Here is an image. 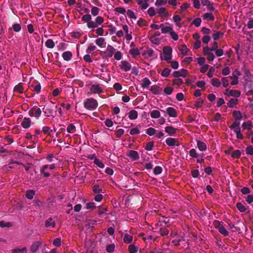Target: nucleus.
<instances>
[{
  "label": "nucleus",
  "instance_id": "obj_52",
  "mask_svg": "<svg viewBox=\"0 0 253 253\" xmlns=\"http://www.w3.org/2000/svg\"><path fill=\"white\" fill-rule=\"evenodd\" d=\"M229 78L228 77H223L221 79L222 85L224 87H227L229 84Z\"/></svg>",
  "mask_w": 253,
  "mask_h": 253
},
{
  "label": "nucleus",
  "instance_id": "obj_26",
  "mask_svg": "<svg viewBox=\"0 0 253 253\" xmlns=\"http://www.w3.org/2000/svg\"><path fill=\"white\" fill-rule=\"evenodd\" d=\"M62 56L65 60L69 61L72 59L73 55L71 51H67L62 53Z\"/></svg>",
  "mask_w": 253,
  "mask_h": 253
},
{
  "label": "nucleus",
  "instance_id": "obj_48",
  "mask_svg": "<svg viewBox=\"0 0 253 253\" xmlns=\"http://www.w3.org/2000/svg\"><path fill=\"white\" fill-rule=\"evenodd\" d=\"M35 191L33 190H27L26 194V196L28 199H32L35 195Z\"/></svg>",
  "mask_w": 253,
  "mask_h": 253
},
{
  "label": "nucleus",
  "instance_id": "obj_55",
  "mask_svg": "<svg viewBox=\"0 0 253 253\" xmlns=\"http://www.w3.org/2000/svg\"><path fill=\"white\" fill-rule=\"evenodd\" d=\"M94 163L100 168H104V165L97 158H95L94 161Z\"/></svg>",
  "mask_w": 253,
  "mask_h": 253
},
{
  "label": "nucleus",
  "instance_id": "obj_16",
  "mask_svg": "<svg viewBox=\"0 0 253 253\" xmlns=\"http://www.w3.org/2000/svg\"><path fill=\"white\" fill-rule=\"evenodd\" d=\"M41 245L42 242L39 241L33 243L32 245L30 247V251L32 253H36Z\"/></svg>",
  "mask_w": 253,
  "mask_h": 253
},
{
  "label": "nucleus",
  "instance_id": "obj_30",
  "mask_svg": "<svg viewBox=\"0 0 253 253\" xmlns=\"http://www.w3.org/2000/svg\"><path fill=\"white\" fill-rule=\"evenodd\" d=\"M197 142V146L200 151H204L207 149V147L206 143H205L203 142L200 141V140H198Z\"/></svg>",
  "mask_w": 253,
  "mask_h": 253
},
{
  "label": "nucleus",
  "instance_id": "obj_58",
  "mask_svg": "<svg viewBox=\"0 0 253 253\" xmlns=\"http://www.w3.org/2000/svg\"><path fill=\"white\" fill-rule=\"evenodd\" d=\"M92 190L95 193H100L102 192V189L98 185H94L93 187Z\"/></svg>",
  "mask_w": 253,
  "mask_h": 253
},
{
  "label": "nucleus",
  "instance_id": "obj_62",
  "mask_svg": "<svg viewBox=\"0 0 253 253\" xmlns=\"http://www.w3.org/2000/svg\"><path fill=\"white\" fill-rule=\"evenodd\" d=\"M171 70L168 68H165L162 72L161 75L164 77H167L170 74Z\"/></svg>",
  "mask_w": 253,
  "mask_h": 253
},
{
  "label": "nucleus",
  "instance_id": "obj_51",
  "mask_svg": "<svg viewBox=\"0 0 253 253\" xmlns=\"http://www.w3.org/2000/svg\"><path fill=\"white\" fill-rule=\"evenodd\" d=\"M236 207L240 212H243L246 211V208L242 203H237L236 204Z\"/></svg>",
  "mask_w": 253,
  "mask_h": 253
},
{
  "label": "nucleus",
  "instance_id": "obj_45",
  "mask_svg": "<svg viewBox=\"0 0 253 253\" xmlns=\"http://www.w3.org/2000/svg\"><path fill=\"white\" fill-rule=\"evenodd\" d=\"M132 241V236L126 234L125 235L124 237V241L126 244H129Z\"/></svg>",
  "mask_w": 253,
  "mask_h": 253
},
{
  "label": "nucleus",
  "instance_id": "obj_17",
  "mask_svg": "<svg viewBox=\"0 0 253 253\" xmlns=\"http://www.w3.org/2000/svg\"><path fill=\"white\" fill-rule=\"evenodd\" d=\"M142 10L146 9L149 6L150 0H135Z\"/></svg>",
  "mask_w": 253,
  "mask_h": 253
},
{
  "label": "nucleus",
  "instance_id": "obj_41",
  "mask_svg": "<svg viewBox=\"0 0 253 253\" xmlns=\"http://www.w3.org/2000/svg\"><path fill=\"white\" fill-rule=\"evenodd\" d=\"M179 50L181 52V53L184 56L187 54V52L189 50L186 46L184 44L181 45L179 47Z\"/></svg>",
  "mask_w": 253,
  "mask_h": 253
},
{
  "label": "nucleus",
  "instance_id": "obj_42",
  "mask_svg": "<svg viewBox=\"0 0 253 253\" xmlns=\"http://www.w3.org/2000/svg\"><path fill=\"white\" fill-rule=\"evenodd\" d=\"M211 84L215 87H219L220 86L221 83L219 80L217 78H213L211 80Z\"/></svg>",
  "mask_w": 253,
  "mask_h": 253
},
{
  "label": "nucleus",
  "instance_id": "obj_53",
  "mask_svg": "<svg viewBox=\"0 0 253 253\" xmlns=\"http://www.w3.org/2000/svg\"><path fill=\"white\" fill-rule=\"evenodd\" d=\"M173 20L174 22L176 23V25L177 26H180V22L181 20V18L179 15H174L173 17Z\"/></svg>",
  "mask_w": 253,
  "mask_h": 253
},
{
  "label": "nucleus",
  "instance_id": "obj_27",
  "mask_svg": "<svg viewBox=\"0 0 253 253\" xmlns=\"http://www.w3.org/2000/svg\"><path fill=\"white\" fill-rule=\"evenodd\" d=\"M45 226L46 227L53 228L55 226V222L52 218H49L47 220H46Z\"/></svg>",
  "mask_w": 253,
  "mask_h": 253
},
{
  "label": "nucleus",
  "instance_id": "obj_20",
  "mask_svg": "<svg viewBox=\"0 0 253 253\" xmlns=\"http://www.w3.org/2000/svg\"><path fill=\"white\" fill-rule=\"evenodd\" d=\"M150 90L154 94H160L162 91L161 88L156 84L151 86Z\"/></svg>",
  "mask_w": 253,
  "mask_h": 253
},
{
  "label": "nucleus",
  "instance_id": "obj_33",
  "mask_svg": "<svg viewBox=\"0 0 253 253\" xmlns=\"http://www.w3.org/2000/svg\"><path fill=\"white\" fill-rule=\"evenodd\" d=\"M96 44L100 47L105 46V39L103 38H99L95 40Z\"/></svg>",
  "mask_w": 253,
  "mask_h": 253
},
{
  "label": "nucleus",
  "instance_id": "obj_44",
  "mask_svg": "<svg viewBox=\"0 0 253 253\" xmlns=\"http://www.w3.org/2000/svg\"><path fill=\"white\" fill-rule=\"evenodd\" d=\"M151 117L152 118L157 119L160 117V112L158 110H154L151 112Z\"/></svg>",
  "mask_w": 253,
  "mask_h": 253
},
{
  "label": "nucleus",
  "instance_id": "obj_47",
  "mask_svg": "<svg viewBox=\"0 0 253 253\" xmlns=\"http://www.w3.org/2000/svg\"><path fill=\"white\" fill-rule=\"evenodd\" d=\"M12 253H27V248L24 247L22 249H14L11 250Z\"/></svg>",
  "mask_w": 253,
  "mask_h": 253
},
{
  "label": "nucleus",
  "instance_id": "obj_21",
  "mask_svg": "<svg viewBox=\"0 0 253 253\" xmlns=\"http://www.w3.org/2000/svg\"><path fill=\"white\" fill-rule=\"evenodd\" d=\"M224 35V32L221 31H217L216 30H214L213 31L212 37L214 41H216L218 40L220 38H221Z\"/></svg>",
  "mask_w": 253,
  "mask_h": 253
},
{
  "label": "nucleus",
  "instance_id": "obj_57",
  "mask_svg": "<svg viewBox=\"0 0 253 253\" xmlns=\"http://www.w3.org/2000/svg\"><path fill=\"white\" fill-rule=\"evenodd\" d=\"M156 130L153 127H149L146 130V133L150 136L153 135L155 134Z\"/></svg>",
  "mask_w": 253,
  "mask_h": 253
},
{
  "label": "nucleus",
  "instance_id": "obj_50",
  "mask_svg": "<svg viewBox=\"0 0 253 253\" xmlns=\"http://www.w3.org/2000/svg\"><path fill=\"white\" fill-rule=\"evenodd\" d=\"M96 46L93 45L92 43H91L89 44L88 46L87 47L86 52L88 54H90L92 53L93 51H94L96 49Z\"/></svg>",
  "mask_w": 253,
  "mask_h": 253
},
{
  "label": "nucleus",
  "instance_id": "obj_46",
  "mask_svg": "<svg viewBox=\"0 0 253 253\" xmlns=\"http://www.w3.org/2000/svg\"><path fill=\"white\" fill-rule=\"evenodd\" d=\"M45 46L49 48H52L54 47L55 44L52 40L48 39L47 40L45 43Z\"/></svg>",
  "mask_w": 253,
  "mask_h": 253
},
{
  "label": "nucleus",
  "instance_id": "obj_12",
  "mask_svg": "<svg viewBox=\"0 0 253 253\" xmlns=\"http://www.w3.org/2000/svg\"><path fill=\"white\" fill-rule=\"evenodd\" d=\"M85 246L87 252L92 253L95 248V243L93 241L88 240L85 242Z\"/></svg>",
  "mask_w": 253,
  "mask_h": 253
},
{
  "label": "nucleus",
  "instance_id": "obj_13",
  "mask_svg": "<svg viewBox=\"0 0 253 253\" xmlns=\"http://www.w3.org/2000/svg\"><path fill=\"white\" fill-rule=\"evenodd\" d=\"M240 73L239 71H236L233 73L232 76L228 77V78L232 80L231 82L232 85H236L238 84V76H240Z\"/></svg>",
  "mask_w": 253,
  "mask_h": 253
},
{
  "label": "nucleus",
  "instance_id": "obj_7",
  "mask_svg": "<svg viewBox=\"0 0 253 253\" xmlns=\"http://www.w3.org/2000/svg\"><path fill=\"white\" fill-rule=\"evenodd\" d=\"M42 111L37 106H34L29 111V115L31 117H34L38 119L41 115Z\"/></svg>",
  "mask_w": 253,
  "mask_h": 253
},
{
  "label": "nucleus",
  "instance_id": "obj_6",
  "mask_svg": "<svg viewBox=\"0 0 253 253\" xmlns=\"http://www.w3.org/2000/svg\"><path fill=\"white\" fill-rule=\"evenodd\" d=\"M116 51V49L113 46L108 45L106 49L102 52L101 55L106 58H110L112 57Z\"/></svg>",
  "mask_w": 253,
  "mask_h": 253
},
{
  "label": "nucleus",
  "instance_id": "obj_24",
  "mask_svg": "<svg viewBox=\"0 0 253 253\" xmlns=\"http://www.w3.org/2000/svg\"><path fill=\"white\" fill-rule=\"evenodd\" d=\"M151 83L150 80L147 78H143L141 81V85L142 88H147Z\"/></svg>",
  "mask_w": 253,
  "mask_h": 253
},
{
  "label": "nucleus",
  "instance_id": "obj_18",
  "mask_svg": "<svg viewBox=\"0 0 253 253\" xmlns=\"http://www.w3.org/2000/svg\"><path fill=\"white\" fill-rule=\"evenodd\" d=\"M31 120L29 118H24L21 124V126L24 128H28L30 127Z\"/></svg>",
  "mask_w": 253,
  "mask_h": 253
},
{
  "label": "nucleus",
  "instance_id": "obj_14",
  "mask_svg": "<svg viewBox=\"0 0 253 253\" xmlns=\"http://www.w3.org/2000/svg\"><path fill=\"white\" fill-rule=\"evenodd\" d=\"M120 68L125 72H127L131 69V66L127 61H122L121 62Z\"/></svg>",
  "mask_w": 253,
  "mask_h": 253
},
{
  "label": "nucleus",
  "instance_id": "obj_29",
  "mask_svg": "<svg viewBox=\"0 0 253 253\" xmlns=\"http://www.w3.org/2000/svg\"><path fill=\"white\" fill-rule=\"evenodd\" d=\"M138 117V113L136 111L132 110L128 113V118L130 120H135Z\"/></svg>",
  "mask_w": 253,
  "mask_h": 253
},
{
  "label": "nucleus",
  "instance_id": "obj_54",
  "mask_svg": "<svg viewBox=\"0 0 253 253\" xmlns=\"http://www.w3.org/2000/svg\"><path fill=\"white\" fill-rule=\"evenodd\" d=\"M67 131L69 133H74L76 131V127L73 124H70L67 128Z\"/></svg>",
  "mask_w": 253,
  "mask_h": 253
},
{
  "label": "nucleus",
  "instance_id": "obj_3",
  "mask_svg": "<svg viewBox=\"0 0 253 253\" xmlns=\"http://www.w3.org/2000/svg\"><path fill=\"white\" fill-rule=\"evenodd\" d=\"M172 48L170 46H165L163 50V55L161 56L162 60L169 62L172 58Z\"/></svg>",
  "mask_w": 253,
  "mask_h": 253
},
{
  "label": "nucleus",
  "instance_id": "obj_61",
  "mask_svg": "<svg viewBox=\"0 0 253 253\" xmlns=\"http://www.w3.org/2000/svg\"><path fill=\"white\" fill-rule=\"evenodd\" d=\"M154 147V142L152 141L149 142L146 144L145 149L147 151H151Z\"/></svg>",
  "mask_w": 253,
  "mask_h": 253
},
{
  "label": "nucleus",
  "instance_id": "obj_39",
  "mask_svg": "<svg viewBox=\"0 0 253 253\" xmlns=\"http://www.w3.org/2000/svg\"><path fill=\"white\" fill-rule=\"evenodd\" d=\"M48 165H44L42 168L41 169V173L44 176V177H49L50 174L48 172L45 171V170L48 169Z\"/></svg>",
  "mask_w": 253,
  "mask_h": 253
},
{
  "label": "nucleus",
  "instance_id": "obj_63",
  "mask_svg": "<svg viewBox=\"0 0 253 253\" xmlns=\"http://www.w3.org/2000/svg\"><path fill=\"white\" fill-rule=\"evenodd\" d=\"M126 14L128 16V17L130 18H131V19H136V16L135 15L134 12L130 9H129L127 11Z\"/></svg>",
  "mask_w": 253,
  "mask_h": 253
},
{
  "label": "nucleus",
  "instance_id": "obj_1",
  "mask_svg": "<svg viewBox=\"0 0 253 253\" xmlns=\"http://www.w3.org/2000/svg\"><path fill=\"white\" fill-rule=\"evenodd\" d=\"M83 10L86 14L82 16V20L83 22L86 23L87 27L89 29H95L104 23V19L103 17L97 16L94 21H93L91 15L89 13V9L87 8H84L83 9Z\"/></svg>",
  "mask_w": 253,
  "mask_h": 253
},
{
  "label": "nucleus",
  "instance_id": "obj_38",
  "mask_svg": "<svg viewBox=\"0 0 253 253\" xmlns=\"http://www.w3.org/2000/svg\"><path fill=\"white\" fill-rule=\"evenodd\" d=\"M204 19L209 20L210 21L214 20V16L212 13H206L203 15Z\"/></svg>",
  "mask_w": 253,
  "mask_h": 253
},
{
  "label": "nucleus",
  "instance_id": "obj_31",
  "mask_svg": "<svg viewBox=\"0 0 253 253\" xmlns=\"http://www.w3.org/2000/svg\"><path fill=\"white\" fill-rule=\"evenodd\" d=\"M129 53L134 58H136V56L140 54V52L137 48H132L130 49Z\"/></svg>",
  "mask_w": 253,
  "mask_h": 253
},
{
  "label": "nucleus",
  "instance_id": "obj_10",
  "mask_svg": "<svg viewBox=\"0 0 253 253\" xmlns=\"http://www.w3.org/2000/svg\"><path fill=\"white\" fill-rule=\"evenodd\" d=\"M166 143L168 146L170 147L178 146L180 145L177 139L171 137H169L166 139Z\"/></svg>",
  "mask_w": 253,
  "mask_h": 253
},
{
  "label": "nucleus",
  "instance_id": "obj_23",
  "mask_svg": "<svg viewBox=\"0 0 253 253\" xmlns=\"http://www.w3.org/2000/svg\"><path fill=\"white\" fill-rule=\"evenodd\" d=\"M177 129L173 126H169L165 127V131L169 135H173L176 132Z\"/></svg>",
  "mask_w": 253,
  "mask_h": 253
},
{
  "label": "nucleus",
  "instance_id": "obj_28",
  "mask_svg": "<svg viewBox=\"0 0 253 253\" xmlns=\"http://www.w3.org/2000/svg\"><path fill=\"white\" fill-rule=\"evenodd\" d=\"M128 156L134 160H136L139 159V155L138 153L134 150H130Z\"/></svg>",
  "mask_w": 253,
  "mask_h": 253
},
{
  "label": "nucleus",
  "instance_id": "obj_8",
  "mask_svg": "<svg viewBox=\"0 0 253 253\" xmlns=\"http://www.w3.org/2000/svg\"><path fill=\"white\" fill-rule=\"evenodd\" d=\"M212 51L208 46L205 47L203 49L204 54L207 55V59L209 62L212 61L215 57Z\"/></svg>",
  "mask_w": 253,
  "mask_h": 253
},
{
  "label": "nucleus",
  "instance_id": "obj_35",
  "mask_svg": "<svg viewBox=\"0 0 253 253\" xmlns=\"http://www.w3.org/2000/svg\"><path fill=\"white\" fill-rule=\"evenodd\" d=\"M34 90L37 93H39L41 91V86L40 84L37 82L33 83L31 85Z\"/></svg>",
  "mask_w": 253,
  "mask_h": 253
},
{
  "label": "nucleus",
  "instance_id": "obj_60",
  "mask_svg": "<svg viewBox=\"0 0 253 253\" xmlns=\"http://www.w3.org/2000/svg\"><path fill=\"white\" fill-rule=\"evenodd\" d=\"M114 55L115 59L117 60H120L122 58V54L120 51H115Z\"/></svg>",
  "mask_w": 253,
  "mask_h": 253
},
{
  "label": "nucleus",
  "instance_id": "obj_2",
  "mask_svg": "<svg viewBox=\"0 0 253 253\" xmlns=\"http://www.w3.org/2000/svg\"><path fill=\"white\" fill-rule=\"evenodd\" d=\"M213 225L215 228L217 229L219 232L224 236L229 235V232L225 229L223 223L218 220H214L213 222Z\"/></svg>",
  "mask_w": 253,
  "mask_h": 253
},
{
  "label": "nucleus",
  "instance_id": "obj_5",
  "mask_svg": "<svg viewBox=\"0 0 253 253\" xmlns=\"http://www.w3.org/2000/svg\"><path fill=\"white\" fill-rule=\"evenodd\" d=\"M240 122L238 121H235L232 125L230 126V128L233 130L236 134V137L239 139H243L244 138L243 134L241 133V129L239 126Z\"/></svg>",
  "mask_w": 253,
  "mask_h": 253
},
{
  "label": "nucleus",
  "instance_id": "obj_22",
  "mask_svg": "<svg viewBox=\"0 0 253 253\" xmlns=\"http://www.w3.org/2000/svg\"><path fill=\"white\" fill-rule=\"evenodd\" d=\"M157 13L161 17L165 16L167 17L169 16V13L165 7H160L158 9Z\"/></svg>",
  "mask_w": 253,
  "mask_h": 253
},
{
  "label": "nucleus",
  "instance_id": "obj_40",
  "mask_svg": "<svg viewBox=\"0 0 253 253\" xmlns=\"http://www.w3.org/2000/svg\"><path fill=\"white\" fill-rule=\"evenodd\" d=\"M229 95L231 96L239 97L241 95V92L237 90H230L229 91Z\"/></svg>",
  "mask_w": 253,
  "mask_h": 253
},
{
  "label": "nucleus",
  "instance_id": "obj_64",
  "mask_svg": "<svg viewBox=\"0 0 253 253\" xmlns=\"http://www.w3.org/2000/svg\"><path fill=\"white\" fill-rule=\"evenodd\" d=\"M128 251L130 253H136L137 250L134 245H130L128 248Z\"/></svg>",
  "mask_w": 253,
  "mask_h": 253
},
{
  "label": "nucleus",
  "instance_id": "obj_56",
  "mask_svg": "<svg viewBox=\"0 0 253 253\" xmlns=\"http://www.w3.org/2000/svg\"><path fill=\"white\" fill-rule=\"evenodd\" d=\"M167 0H156L155 4L156 6H160L167 3Z\"/></svg>",
  "mask_w": 253,
  "mask_h": 253
},
{
  "label": "nucleus",
  "instance_id": "obj_43",
  "mask_svg": "<svg viewBox=\"0 0 253 253\" xmlns=\"http://www.w3.org/2000/svg\"><path fill=\"white\" fill-rule=\"evenodd\" d=\"M241 155V151L239 150L233 151L231 156L233 159H239Z\"/></svg>",
  "mask_w": 253,
  "mask_h": 253
},
{
  "label": "nucleus",
  "instance_id": "obj_4",
  "mask_svg": "<svg viewBox=\"0 0 253 253\" xmlns=\"http://www.w3.org/2000/svg\"><path fill=\"white\" fill-rule=\"evenodd\" d=\"M84 106L88 110H92L95 109L97 107L98 103L95 99L92 98H90L84 101Z\"/></svg>",
  "mask_w": 253,
  "mask_h": 253
},
{
  "label": "nucleus",
  "instance_id": "obj_37",
  "mask_svg": "<svg viewBox=\"0 0 253 253\" xmlns=\"http://www.w3.org/2000/svg\"><path fill=\"white\" fill-rule=\"evenodd\" d=\"M253 127L252 123L250 121L244 122L242 124V127L244 129L251 130Z\"/></svg>",
  "mask_w": 253,
  "mask_h": 253
},
{
  "label": "nucleus",
  "instance_id": "obj_59",
  "mask_svg": "<svg viewBox=\"0 0 253 253\" xmlns=\"http://www.w3.org/2000/svg\"><path fill=\"white\" fill-rule=\"evenodd\" d=\"M203 103V101L201 99L199 98L196 102L194 106L196 108H200L202 106Z\"/></svg>",
  "mask_w": 253,
  "mask_h": 253
},
{
  "label": "nucleus",
  "instance_id": "obj_11",
  "mask_svg": "<svg viewBox=\"0 0 253 253\" xmlns=\"http://www.w3.org/2000/svg\"><path fill=\"white\" fill-rule=\"evenodd\" d=\"M90 91L94 94H100L103 91V88L100 84H92L90 87Z\"/></svg>",
  "mask_w": 253,
  "mask_h": 253
},
{
  "label": "nucleus",
  "instance_id": "obj_49",
  "mask_svg": "<svg viewBox=\"0 0 253 253\" xmlns=\"http://www.w3.org/2000/svg\"><path fill=\"white\" fill-rule=\"evenodd\" d=\"M233 115L236 120V121H239L242 119V116L239 111H234Z\"/></svg>",
  "mask_w": 253,
  "mask_h": 253
},
{
  "label": "nucleus",
  "instance_id": "obj_36",
  "mask_svg": "<svg viewBox=\"0 0 253 253\" xmlns=\"http://www.w3.org/2000/svg\"><path fill=\"white\" fill-rule=\"evenodd\" d=\"M100 11V9L96 6H91V14L93 16H96L98 15Z\"/></svg>",
  "mask_w": 253,
  "mask_h": 253
},
{
  "label": "nucleus",
  "instance_id": "obj_9",
  "mask_svg": "<svg viewBox=\"0 0 253 253\" xmlns=\"http://www.w3.org/2000/svg\"><path fill=\"white\" fill-rule=\"evenodd\" d=\"M245 88L247 95L253 96V81L247 82L245 84Z\"/></svg>",
  "mask_w": 253,
  "mask_h": 253
},
{
  "label": "nucleus",
  "instance_id": "obj_19",
  "mask_svg": "<svg viewBox=\"0 0 253 253\" xmlns=\"http://www.w3.org/2000/svg\"><path fill=\"white\" fill-rule=\"evenodd\" d=\"M162 33L166 34V33H170L171 31L173 30V28L172 26H165L164 24H161L160 25Z\"/></svg>",
  "mask_w": 253,
  "mask_h": 253
},
{
  "label": "nucleus",
  "instance_id": "obj_25",
  "mask_svg": "<svg viewBox=\"0 0 253 253\" xmlns=\"http://www.w3.org/2000/svg\"><path fill=\"white\" fill-rule=\"evenodd\" d=\"M167 112L169 117L174 118L177 117L176 111L172 107H168L167 109Z\"/></svg>",
  "mask_w": 253,
  "mask_h": 253
},
{
  "label": "nucleus",
  "instance_id": "obj_34",
  "mask_svg": "<svg viewBox=\"0 0 253 253\" xmlns=\"http://www.w3.org/2000/svg\"><path fill=\"white\" fill-rule=\"evenodd\" d=\"M14 91L19 93H22L23 92V84L20 83L16 85L14 88Z\"/></svg>",
  "mask_w": 253,
  "mask_h": 253
},
{
  "label": "nucleus",
  "instance_id": "obj_15",
  "mask_svg": "<svg viewBox=\"0 0 253 253\" xmlns=\"http://www.w3.org/2000/svg\"><path fill=\"white\" fill-rule=\"evenodd\" d=\"M187 74V70L182 69L178 71H174L173 73V76L175 78H179L180 77H185Z\"/></svg>",
  "mask_w": 253,
  "mask_h": 253
},
{
  "label": "nucleus",
  "instance_id": "obj_32",
  "mask_svg": "<svg viewBox=\"0 0 253 253\" xmlns=\"http://www.w3.org/2000/svg\"><path fill=\"white\" fill-rule=\"evenodd\" d=\"M238 103V99L237 98H232L227 103V105L230 108L234 107Z\"/></svg>",
  "mask_w": 253,
  "mask_h": 253
}]
</instances>
